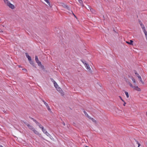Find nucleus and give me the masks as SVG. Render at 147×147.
Listing matches in <instances>:
<instances>
[{"instance_id": "obj_1", "label": "nucleus", "mask_w": 147, "mask_h": 147, "mask_svg": "<svg viewBox=\"0 0 147 147\" xmlns=\"http://www.w3.org/2000/svg\"><path fill=\"white\" fill-rule=\"evenodd\" d=\"M63 7H64V8L70 11H71V8L68 7V5H66L64 3H63L62 5Z\"/></svg>"}, {"instance_id": "obj_2", "label": "nucleus", "mask_w": 147, "mask_h": 147, "mask_svg": "<svg viewBox=\"0 0 147 147\" xmlns=\"http://www.w3.org/2000/svg\"><path fill=\"white\" fill-rule=\"evenodd\" d=\"M35 59L36 62L38 63V65H41V62L38 60V57L37 56H35Z\"/></svg>"}, {"instance_id": "obj_3", "label": "nucleus", "mask_w": 147, "mask_h": 147, "mask_svg": "<svg viewBox=\"0 0 147 147\" xmlns=\"http://www.w3.org/2000/svg\"><path fill=\"white\" fill-rule=\"evenodd\" d=\"M7 5L10 8H11L12 9H13L15 8L14 5L10 3V2L8 3Z\"/></svg>"}, {"instance_id": "obj_4", "label": "nucleus", "mask_w": 147, "mask_h": 147, "mask_svg": "<svg viewBox=\"0 0 147 147\" xmlns=\"http://www.w3.org/2000/svg\"><path fill=\"white\" fill-rule=\"evenodd\" d=\"M133 88L135 90L138 91H141V89L137 86H134Z\"/></svg>"}, {"instance_id": "obj_5", "label": "nucleus", "mask_w": 147, "mask_h": 147, "mask_svg": "<svg viewBox=\"0 0 147 147\" xmlns=\"http://www.w3.org/2000/svg\"><path fill=\"white\" fill-rule=\"evenodd\" d=\"M42 101L43 102L44 104L46 105V106L48 110L49 111H51V109H50V108H49V106L48 104L46 102H45L44 100H42Z\"/></svg>"}, {"instance_id": "obj_6", "label": "nucleus", "mask_w": 147, "mask_h": 147, "mask_svg": "<svg viewBox=\"0 0 147 147\" xmlns=\"http://www.w3.org/2000/svg\"><path fill=\"white\" fill-rule=\"evenodd\" d=\"M34 133L36 134L39 135L40 137L41 136V134H39V133L36 130H35L34 129L32 130Z\"/></svg>"}, {"instance_id": "obj_7", "label": "nucleus", "mask_w": 147, "mask_h": 147, "mask_svg": "<svg viewBox=\"0 0 147 147\" xmlns=\"http://www.w3.org/2000/svg\"><path fill=\"white\" fill-rule=\"evenodd\" d=\"M86 68L88 70V71L91 74H92V71L91 70L89 65H88L86 67Z\"/></svg>"}, {"instance_id": "obj_8", "label": "nucleus", "mask_w": 147, "mask_h": 147, "mask_svg": "<svg viewBox=\"0 0 147 147\" xmlns=\"http://www.w3.org/2000/svg\"><path fill=\"white\" fill-rule=\"evenodd\" d=\"M29 62L32 65V66L35 67V68H36V67L35 66V64H34V62L33 61H32V60L31 59L30 60H29Z\"/></svg>"}, {"instance_id": "obj_9", "label": "nucleus", "mask_w": 147, "mask_h": 147, "mask_svg": "<svg viewBox=\"0 0 147 147\" xmlns=\"http://www.w3.org/2000/svg\"><path fill=\"white\" fill-rule=\"evenodd\" d=\"M25 55L26 57L28 58V61L31 59V57L28 55L27 53H25Z\"/></svg>"}, {"instance_id": "obj_10", "label": "nucleus", "mask_w": 147, "mask_h": 147, "mask_svg": "<svg viewBox=\"0 0 147 147\" xmlns=\"http://www.w3.org/2000/svg\"><path fill=\"white\" fill-rule=\"evenodd\" d=\"M143 32L145 34V37L146 39H147V32L145 30V28L142 29Z\"/></svg>"}, {"instance_id": "obj_11", "label": "nucleus", "mask_w": 147, "mask_h": 147, "mask_svg": "<svg viewBox=\"0 0 147 147\" xmlns=\"http://www.w3.org/2000/svg\"><path fill=\"white\" fill-rule=\"evenodd\" d=\"M126 42L130 45H133V41L132 40H130V42L128 41H126Z\"/></svg>"}, {"instance_id": "obj_12", "label": "nucleus", "mask_w": 147, "mask_h": 147, "mask_svg": "<svg viewBox=\"0 0 147 147\" xmlns=\"http://www.w3.org/2000/svg\"><path fill=\"white\" fill-rule=\"evenodd\" d=\"M28 128L30 129V130L32 131L34 129V127L32 126L31 125H30L29 124H28V126H27Z\"/></svg>"}, {"instance_id": "obj_13", "label": "nucleus", "mask_w": 147, "mask_h": 147, "mask_svg": "<svg viewBox=\"0 0 147 147\" xmlns=\"http://www.w3.org/2000/svg\"><path fill=\"white\" fill-rule=\"evenodd\" d=\"M139 23L141 25V28H142V29L145 28V27L144 26V25L142 24L140 21H139Z\"/></svg>"}, {"instance_id": "obj_14", "label": "nucleus", "mask_w": 147, "mask_h": 147, "mask_svg": "<svg viewBox=\"0 0 147 147\" xmlns=\"http://www.w3.org/2000/svg\"><path fill=\"white\" fill-rule=\"evenodd\" d=\"M43 132L45 133L47 136H50V134L47 132L46 129L44 130Z\"/></svg>"}, {"instance_id": "obj_15", "label": "nucleus", "mask_w": 147, "mask_h": 147, "mask_svg": "<svg viewBox=\"0 0 147 147\" xmlns=\"http://www.w3.org/2000/svg\"><path fill=\"white\" fill-rule=\"evenodd\" d=\"M88 6L91 12L92 13H94L95 11L94 9H93L91 8V7L89 5H88Z\"/></svg>"}, {"instance_id": "obj_16", "label": "nucleus", "mask_w": 147, "mask_h": 147, "mask_svg": "<svg viewBox=\"0 0 147 147\" xmlns=\"http://www.w3.org/2000/svg\"><path fill=\"white\" fill-rule=\"evenodd\" d=\"M48 4V5L50 7H52L51 5L50 2L48 0H44Z\"/></svg>"}, {"instance_id": "obj_17", "label": "nucleus", "mask_w": 147, "mask_h": 147, "mask_svg": "<svg viewBox=\"0 0 147 147\" xmlns=\"http://www.w3.org/2000/svg\"><path fill=\"white\" fill-rule=\"evenodd\" d=\"M138 78L140 80V81L142 83V84H144V82L142 80L140 76H139L138 77Z\"/></svg>"}, {"instance_id": "obj_18", "label": "nucleus", "mask_w": 147, "mask_h": 147, "mask_svg": "<svg viewBox=\"0 0 147 147\" xmlns=\"http://www.w3.org/2000/svg\"><path fill=\"white\" fill-rule=\"evenodd\" d=\"M36 124L39 126L40 128H41V127L42 126L41 125V124L38 123L37 121H36L35 122Z\"/></svg>"}, {"instance_id": "obj_19", "label": "nucleus", "mask_w": 147, "mask_h": 147, "mask_svg": "<svg viewBox=\"0 0 147 147\" xmlns=\"http://www.w3.org/2000/svg\"><path fill=\"white\" fill-rule=\"evenodd\" d=\"M54 86L56 88H57V87H59L57 83L55 82V83H54Z\"/></svg>"}, {"instance_id": "obj_20", "label": "nucleus", "mask_w": 147, "mask_h": 147, "mask_svg": "<svg viewBox=\"0 0 147 147\" xmlns=\"http://www.w3.org/2000/svg\"><path fill=\"white\" fill-rule=\"evenodd\" d=\"M81 61L83 63L84 65L86 63V61L83 59H81Z\"/></svg>"}, {"instance_id": "obj_21", "label": "nucleus", "mask_w": 147, "mask_h": 147, "mask_svg": "<svg viewBox=\"0 0 147 147\" xmlns=\"http://www.w3.org/2000/svg\"><path fill=\"white\" fill-rule=\"evenodd\" d=\"M125 95H126L127 98H129V95L128 92L126 91H125Z\"/></svg>"}, {"instance_id": "obj_22", "label": "nucleus", "mask_w": 147, "mask_h": 147, "mask_svg": "<svg viewBox=\"0 0 147 147\" xmlns=\"http://www.w3.org/2000/svg\"><path fill=\"white\" fill-rule=\"evenodd\" d=\"M59 92L61 94L62 96H63L64 95V92L62 90L60 91H59Z\"/></svg>"}, {"instance_id": "obj_23", "label": "nucleus", "mask_w": 147, "mask_h": 147, "mask_svg": "<svg viewBox=\"0 0 147 147\" xmlns=\"http://www.w3.org/2000/svg\"><path fill=\"white\" fill-rule=\"evenodd\" d=\"M22 121L23 123H24L27 126L29 124L26 121Z\"/></svg>"}, {"instance_id": "obj_24", "label": "nucleus", "mask_w": 147, "mask_h": 147, "mask_svg": "<svg viewBox=\"0 0 147 147\" xmlns=\"http://www.w3.org/2000/svg\"><path fill=\"white\" fill-rule=\"evenodd\" d=\"M29 118L31 119L32 120L35 122L36 121V120L35 119H34L33 118L31 117L30 116L29 117Z\"/></svg>"}, {"instance_id": "obj_25", "label": "nucleus", "mask_w": 147, "mask_h": 147, "mask_svg": "<svg viewBox=\"0 0 147 147\" xmlns=\"http://www.w3.org/2000/svg\"><path fill=\"white\" fill-rule=\"evenodd\" d=\"M128 83L130 87H131L132 88L134 87V86H133L132 84L130 82H128Z\"/></svg>"}, {"instance_id": "obj_26", "label": "nucleus", "mask_w": 147, "mask_h": 147, "mask_svg": "<svg viewBox=\"0 0 147 147\" xmlns=\"http://www.w3.org/2000/svg\"><path fill=\"white\" fill-rule=\"evenodd\" d=\"M56 88L57 89V90L59 92L60 91V90H62L60 87H59V86Z\"/></svg>"}, {"instance_id": "obj_27", "label": "nucleus", "mask_w": 147, "mask_h": 147, "mask_svg": "<svg viewBox=\"0 0 147 147\" xmlns=\"http://www.w3.org/2000/svg\"><path fill=\"white\" fill-rule=\"evenodd\" d=\"M131 79L132 81H133V82L134 83H135L136 81H135V79L132 76L131 77Z\"/></svg>"}, {"instance_id": "obj_28", "label": "nucleus", "mask_w": 147, "mask_h": 147, "mask_svg": "<svg viewBox=\"0 0 147 147\" xmlns=\"http://www.w3.org/2000/svg\"><path fill=\"white\" fill-rule=\"evenodd\" d=\"M38 65L40 66L41 68L42 69H44V66L41 64V65Z\"/></svg>"}, {"instance_id": "obj_29", "label": "nucleus", "mask_w": 147, "mask_h": 147, "mask_svg": "<svg viewBox=\"0 0 147 147\" xmlns=\"http://www.w3.org/2000/svg\"><path fill=\"white\" fill-rule=\"evenodd\" d=\"M90 119H91L92 121L94 122H96V121L93 118H91V117L90 118Z\"/></svg>"}, {"instance_id": "obj_30", "label": "nucleus", "mask_w": 147, "mask_h": 147, "mask_svg": "<svg viewBox=\"0 0 147 147\" xmlns=\"http://www.w3.org/2000/svg\"><path fill=\"white\" fill-rule=\"evenodd\" d=\"M50 80L52 81V82H53V84L55 83V81L54 80L53 78H51Z\"/></svg>"}, {"instance_id": "obj_31", "label": "nucleus", "mask_w": 147, "mask_h": 147, "mask_svg": "<svg viewBox=\"0 0 147 147\" xmlns=\"http://www.w3.org/2000/svg\"><path fill=\"white\" fill-rule=\"evenodd\" d=\"M4 2L5 3H7L8 4V3H9V1L7 0H3Z\"/></svg>"}, {"instance_id": "obj_32", "label": "nucleus", "mask_w": 147, "mask_h": 147, "mask_svg": "<svg viewBox=\"0 0 147 147\" xmlns=\"http://www.w3.org/2000/svg\"><path fill=\"white\" fill-rule=\"evenodd\" d=\"M71 11L72 13L74 16L77 19V17L76 16V15L74 14V13L72 11Z\"/></svg>"}, {"instance_id": "obj_33", "label": "nucleus", "mask_w": 147, "mask_h": 147, "mask_svg": "<svg viewBox=\"0 0 147 147\" xmlns=\"http://www.w3.org/2000/svg\"><path fill=\"white\" fill-rule=\"evenodd\" d=\"M41 128L42 129V131H44V130H45V129L44 128V127L42 126L41 127Z\"/></svg>"}, {"instance_id": "obj_34", "label": "nucleus", "mask_w": 147, "mask_h": 147, "mask_svg": "<svg viewBox=\"0 0 147 147\" xmlns=\"http://www.w3.org/2000/svg\"><path fill=\"white\" fill-rule=\"evenodd\" d=\"M119 97L120 98V99H121V100L123 102H124V100L122 99V98H121V97L119 96Z\"/></svg>"}, {"instance_id": "obj_35", "label": "nucleus", "mask_w": 147, "mask_h": 147, "mask_svg": "<svg viewBox=\"0 0 147 147\" xmlns=\"http://www.w3.org/2000/svg\"><path fill=\"white\" fill-rule=\"evenodd\" d=\"M79 2L80 4H82V3H83V1L82 0L80 1H79Z\"/></svg>"}, {"instance_id": "obj_36", "label": "nucleus", "mask_w": 147, "mask_h": 147, "mask_svg": "<svg viewBox=\"0 0 147 147\" xmlns=\"http://www.w3.org/2000/svg\"><path fill=\"white\" fill-rule=\"evenodd\" d=\"M135 75L138 78V77H139V76H140L138 74V73L136 74H135Z\"/></svg>"}, {"instance_id": "obj_37", "label": "nucleus", "mask_w": 147, "mask_h": 147, "mask_svg": "<svg viewBox=\"0 0 147 147\" xmlns=\"http://www.w3.org/2000/svg\"><path fill=\"white\" fill-rule=\"evenodd\" d=\"M22 70H24V71L27 72V70L25 68H24L22 69Z\"/></svg>"}, {"instance_id": "obj_38", "label": "nucleus", "mask_w": 147, "mask_h": 147, "mask_svg": "<svg viewBox=\"0 0 147 147\" xmlns=\"http://www.w3.org/2000/svg\"><path fill=\"white\" fill-rule=\"evenodd\" d=\"M84 113L85 115H86L87 114L86 112L85 111H84Z\"/></svg>"}, {"instance_id": "obj_39", "label": "nucleus", "mask_w": 147, "mask_h": 147, "mask_svg": "<svg viewBox=\"0 0 147 147\" xmlns=\"http://www.w3.org/2000/svg\"><path fill=\"white\" fill-rule=\"evenodd\" d=\"M86 116L90 119V118L91 117L88 115L87 114L86 115Z\"/></svg>"}, {"instance_id": "obj_40", "label": "nucleus", "mask_w": 147, "mask_h": 147, "mask_svg": "<svg viewBox=\"0 0 147 147\" xmlns=\"http://www.w3.org/2000/svg\"><path fill=\"white\" fill-rule=\"evenodd\" d=\"M134 73H135V74H136L137 73V71L135 70H134Z\"/></svg>"}, {"instance_id": "obj_41", "label": "nucleus", "mask_w": 147, "mask_h": 147, "mask_svg": "<svg viewBox=\"0 0 147 147\" xmlns=\"http://www.w3.org/2000/svg\"><path fill=\"white\" fill-rule=\"evenodd\" d=\"M124 102V104H123V105L124 106H125V105H126V103L124 101V102Z\"/></svg>"}, {"instance_id": "obj_42", "label": "nucleus", "mask_w": 147, "mask_h": 147, "mask_svg": "<svg viewBox=\"0 0 147 147\" xmlns=\"http://www.w3.org/2000/svg\"><path fill=\"white\" fill-rule=\"evenodd\" d=\"M88 65V64L87 63H86V64H85L84 65L86 67L87 66V65Z\"/></svg>"}, {"instance_id": "obj_43", "label": "nucleus", "mask_w": 147, "mask_h": 147, "mask_svg": "<svg viewBox=\"0 0 147 147\" xmlns=\"http://www.w3.org/2000/svg\"><path fill=\"white\" fill-rule=\"evenodd\" d=\"M136 142L137 144H138V145L139 144H140L138 141L136 140Z\"/></svg>"}, {"instance_id": "obj_44", "label": "nucleus", "mask_w": 147, "mask_h": 147, "mask_svg": "<svg viewBox=\"0 0 147 147\" xmlns=\"http://www.w3.org/2000/svg\"><path fill=\"white\" fill-rule=\"evenodd\" d=\"M62 124H63L64 125H65V123H64V122H62Z\"/></svg>"}, {"instance_id": "obj_45", "label": "nucleus", "mask_w": 147, "mask_h": 147, "mask_svg": "<svg viewBox=\"0 0 147 147\" xmlns=\"http://www.w3.org/2000/svg\"><path fill=\"white\" fill-rule=\"evenodd\" d=\"M81 4L82 5V7H84V4H83V3H82V4Z\"/></svg>"}, {"instance_id": "obj_46", "label": "nucleus", "mask_w": 147, "mask_h": 147, "mask_svg": "<svg viewBox=\"0 0 147 147\" xmlns=\"http://www.w3.org/2000/svg\"><path fill=\"white\" fill-rule=\"evenodd\" d=\"M140 145H141L140 144H138V147H140Z\"/></svg>"}, {"instance_id": "obj_47", "label": "nucleus", "mask_w": 147, "mask_h": 147, "mask_svg": "<svg viewBox=\"0 0 147 147\" xmlns=\"http://www.w3.org/2000/svg\"><path fill=\"white\" fill-rule=\"evenodd\" d=\"M3 32V31L0 29V33H1V32Z\"/></svg>"}, {"instance_id": "obj_48", "label": "nucleus", "mask_w": 147, "mask_h": 147, "mask_svg": "<svg viewBox=\"0 0 147 147\" xmlns=\"http://www.w3.org/2000/svg\"><path fill=\"white\" fill-rule=\"evenodd\" d=\"M18 67H22L21 66V65H19L18 66Z\"/></svg>"}, {"instance_id": "obj_49", "label": "nucleus", "mask_w": 147, "mask_h": 147, "mask_svg": "<svg viewBox=\"0 0 147 147\" xmlns=\"http://www.w3.org/2000/svg\"><path fill=\"white\" fill-rule=\"evenodd\" d=\"M0 147H3L2 145H0Z\"/></svg>"}, {"instance_id": "obj_50", "label": "nucleus", "mask_w": 147, "mask_h": 147, "mask_svg": "<svg viewBox=\"0 0 147 147\" xmlns=\"http://www.w3.org/2000/svg\"><path fill=\"white\" fill-rule=\"evenodd\" d=\"M146 115H147V113H146Z\"/></svg>"}]
</instances>
